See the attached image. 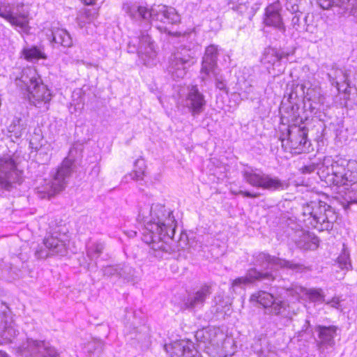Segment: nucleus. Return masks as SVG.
Returning a JSON list of instances; mask_svg holds the SVG:
<instances>
[{
  "label": "nucleus",
  "mask_w": 357,
  "mask_h": 357,
  "mask_svg": "<svg viewBox=\"0 0 357 357\" xmlns=\"http://www.w3.org/2000/svg\"><path fill=\"white\" fill-rule=\"evenodd\" d=\"M239 194L245 197L255 198L260 195L259 193H250L248 191H240Z\"/></svg>",
  "instance_id": "33"
},
{
  "label": "nucleus",
  "mask_w": 357,
  "mask_h": 357,
  "mask_svg": "<svg viewBox=\"0 0 357 357\" xmlns=\"http://www.w3.org/2000/svg\"><path fill=\"white\" fill-rule=\"evenodd\" d=\"M249 301L251 303H258L264 308H267L271 307L275 303V299L273 294L264 290H258L250 295Z\"/></svg>",
  "instance_id": "10"
},
{
  "label": "nucleus",
  "mask_w": 357,
  "mask_h": 357,
  "mask_svg": "<svg viewBox=\"0 0 357 357\" xmlns=\"http://www.w3.org/2000/svg\"><path fill=\"white\" fill-rule=\"evenodd\" d=\"M171 357H200L198 351L195 349L192 341L186 339L175 340L164 346Z\"/></svg>",
  "instance_id": "8"
},
{
  "label": "nucleus",
  "mask_w": 357,
  "mask_h": 357,
  "mask_svg": "<svg viewBox=\"0 0 357 357\" xmlns=\"http://www.w3.org/2000/svg\"><path fill=\"white\" fill-rule=\"evenodd\" d=\"M103 344L97 338L93 337L92 340L89 342L86 346V350L90 357H99L102 351Z\"/></svg>",
  "instance_id": "14"
},
{
  "label": "nucleus",
  "mask_w": 357,
  "mask_h": 357,
  "mask_svg": "<svg viewBox=\"0 0 357 357\" xmlns=\"http://www.w3.org/2000/svg\"><path fill=\"white\" fill-rule=\"evenodd\" d=\"M98 15V9L96 10L93 13L90 9H85L82 13L81 17L85 18L89 22L92 21Z\"/></svg>",
  "instance_id": "24"
},
{
  "label": "nucleus",
  "mask_w": 357,
  "mask_h": 357,
  "mask_svg": "<svg viewBox=\"0 0 357 357\" xmlns=\"http://www.w3.org/2000/svg\"><path fill=\"white\" fill-rule=\"evenodd\" d=\"M249 280L250 284H253L256 281H259L264 279L271 278L274 279L273 275L269 273H261L257 270L255 268H250L245 275Z\"/></svg>",
  "instance_id": "15"
},
{
  "label": "nucleus",
  "mask_w": 357,
  "mask_h": 357,
  "mask_svg": "<svg viewBox=\"0 0 357 357\" xmlns=\"http://www.w3.org/2000/svg\"><path fill=\"white\" fill-rule=\"evenodd\" d=\"M24 57L27 61L46 59L47 58L46 54L37 46L24 48L22 50Z\"/></svg>",
  "instance_id": "13"
},
{
  "label": "nucleus",
  "mask_w": 357,
  "mask_h": 357,
  "mask_svg": "<svg viewBox=\"0 0 357 357\" xmlns=\"http://www.w3.org/2000/svg\"><path fill=\"white\" fill-rule=\"evenodd\" d=\"M0 357H8L6 353L0 351Z\"/></svg>",
  "instance_id": "37"
},
{
  "label": "nucleus",
  "mask_w": 357,
  "mask_h": 357,
  "mask_svg": "<svg viewBox=\"0 0 357 357\" xmlns=\"http://www.w3.org/2000/svg\"><path fill=\"white\" fill-rule=\"evenodd\" d=\"M211 286L206 284H203L201 287V288L195 292L192 303L193 305L199 303H203L205 301L207 296H208L211 294Z\"/></svg>",
  "instance_id": "16"
},
{
  "label": "nucleus",
  "mask_w": 357,
  "mask_h": 357,
  "mask_svg": "<svg viewBox=\"0 0 357 357\" xmlns=\"http://www.w3.org/2000/svg\"><path fill=\"white\" fill-rule=\"evenodd\" d=\"M0 17L10 25L19 27L26 34L30 33L29 13L28 11L13 14L10 10L0 8Z\"/></svg>",
  "instance_id": "9"
},
{
  "label": "nucleus",
  "mask_w": 357,
  "mask_h": 357,
  "mask_svg": "<svg viewBox=\"0 0 357 357\" xmlns=\"http://www.w3.org/2000/svg\"><path fill=\"white\" fill-rule=\"evenodd\" d=\"M320 335H331L337 332V327L335 326H320Z\"/></svg>",
  "instance_id": "25"
},
{
  "label": "nucleus",
  "mask_w": 357,
  "mask_h": 357,
  "mask_svg": "<svg viewBox=\"0 0 357 357\" xmlns=\"http://www.w3.org/2000/svg\"><path fill=\"white\" fill-rule=\"evenodd\" d=\"M188 99L190 101V109L193 114L200 113L206 104L204 96L196 87L188 93Z\"/></svg>",
  "instance_id": "11"
},
{
  "label": "nucleus",
  "mask_w": 357,
  "mask_h": 357,
  "mask_svg": "<svg viewBox=\"0 0 357 357\" xmlns=\"http://www.w3.org/2000/svg\"><path fill=\"white\" fill-rule=\"evenodd\" d=\"M218 55V48L215 45H209L206 50V56H210L211 59H216Z\"/></svg>",
  "instance_id": "27"
},
{
  "label": "nucleus",
  "mask_w": 357,
  "mask_h": 357,
  "mask_svg": "<svg viewBox=\"0 0 357 357\" xmlns=\"http://www.w3.org/2000/svg\"><path fill=\"white\" fill-rule=\"evenodd\" d=\"M308 299L312 302L324 301V296L321 294V290L310 289L307 292Z\"/></svg>",
  "instance_id": "20"
},
{
  "label": "nucleus",
  "mask_w": 357,
  "mask_h": 357,
  "mask_svg": "<svg viewBox=\"0 0 357 357\" xmlns=\"http://www.w3.org/2000/svg\"><path fill=\"white\" fill-rule=\"evenodd\" d=\"M51 33L50 41L64 47L71 45L72 41L68 33L63 29L56 28L50 30Z\"/></svg>",
  "instance_id": "12"
},
{
  "label": "nucleus",
  "mask_w": 357,
  "mask_h": 357,
  "mask_svg": "<svg viewBox=\"0 0 357 357\" xmlns=\"http://www.w3.org/2000/svg\"><path fill=\"white\" fill-rule=\"evenodd\" d=\"M284 266L291 269H297L300 268L301 267V265L298 264H294L289 261H284Z\"/></svg>",
  "instance_id": "32"
},
{
  "label": "nucleus",
  "mask_w": 357,
  "mask_h": 357,
  "mask_svg": "<svg viewBox=\"0 0 357 357\" xmlns=\"http://www.w3.org/2000/svg\"><path fill=\"white\" fill-rule=\"evenodd\" d=\"M137 11L139 15L143 19H146L151 15L150 10L145 6H139Z\"/></svg>",
  "instance_id": "28"
},
{
  "label": "nucleus",
  "mask_w": 357,
  "mask_h": 357,
  "mask_svg": "<svg viewBox=\"0 0 357 357\" xmlns=\"http://www.w3.org/2000/svg\"><path fill=\"white\" fill-rule=\"evenodd\" d=\"M84 4L87 6L94 5L96 0H80Z\"/></svg>",
  "instance_id": "35"
},
{
  "label": "nucleus",
  "mask_w": 357,
  "mask_h": 357,
  "mask_svg": "<svg viewBox=\"0 0 357 357\" xmlns=\"http://www.w3.org/2000/svg\"><path fill=\"white\" fill-rule=\"evenodd\" d=\"M26 91L29 100L35 105L49 102L52 98L47 86L36 77L31 78L26 84Z\"/></svg>",
  "instance_id": "7"
},
{
  "label": "nucleus",
  "mask_w": 357,
  "mask_h": 357,
  "mask_svg": "<svg viewBox=\"0 0 357 357\" xmlns=\"http://www.w3.org/2000/svg\"><path fill=\"white\" fill-rule=\"evenodd\" d=\"M300 1L301 0H289V10H290L292 13L300 12Z\"/></svg>",
  "instance_id": "26"
},
{
  "label": "nucleus",
  "mask_w": 357,
  "mask_h": 357,
  "mask_svg": "<svg viewBox=\"0 0 357 357\" xmlns=\"http://www.w3.org/2000/svg\"><path fill=\"white\" fill-rule=\"evenodd\" d=\"M55 241L54 238L53 236H48L45 239V244L47 247L52 248H56V245H54V241Z\"/></svg>",
  "instance_id": "31"
},
{
  "label": "nucleus",
  "mask_w": 357,
  "mask_h": 357,
  "mask_svg": "<svg viewBox=\"0 0 357 357\" xmlns=\"http://www.w3.org/2000/svg\"><path fill=\"white\" fill-rule=\"evenodd\" d=\"M282 182L280 179L277 178H272L268 175L264 176L261 188L275 190L282 188Z\"/></svg>",
  "instance_id": "17"
},
{
  "label": "nucleus",
  "mask_w": 357,
  "mask_h": 357,
  "mask_svg": "<svg viewBox=\"0 0 357 357\" xmlns=\"http://www.w3.org/2000/svg\"><path fill=\"white\" fill-rule=\"evenodd\" d=\"M283 149L293 154H301L309 150L308 128L293 124L289 126L287 137L281 139Z\"/></svg>",
  "instance_id": "3"
},
{
  "label": "nucleus",
  "mask_w": 357,
  "mask_h": 357,
  "mask_svg": "<svg viewBox=\"0 0 357 357\" xmlns=\"http://www.w3.org/2000/svg\"><path fill=\"white\" fill-rule=\"evenodd\" d=\"M145 165L144 162L137 161L132 170L133 176L136 179H142L145 173Z\"/></svg>",
  "instance_id": "19"
},
{
  "label": "nucleus",
  "mask_w": 357,
  "mask_h": 357,
  "mask_svg": "<svg viewBox=\"0 0 357 357\" xmlns=\"http://www.w3.org/2000/svg\"><path fill=\"white\" fill-rule=\"evenodd\" d=\"M303 213L307 227L319 231H331L339 220L337 212L331 206L321 200L305 204Z\"/></svg>",
  "instance_id": "1"
},
{
  "label": "nucleus",
  "mask_w": 357,
  "mask_h": 357,
  "mask_svg": "<svg viewBox=\"0 0 357 357\" xmlns=\"http://www.w3.org/2000/svg\"><path fill=\"white\" fill-rule=\"evenodd\" d=\"M321 340L318 342V345L321 349L324 350L327 346H332L334 344L333 336H319Z\"/></svg>",
  "instance_id": "22"
},
{
  "label": "nucleus",
  "mask_w": 357,
  "mask_h": 357,
  "mask_svg": "<svg viewBox=\"0 0 357 357\" xmlns=\"http://www.w3.org/2000/svg\"><path fill=\"white\" fill-rule=\"evenodd\" d=\"M21 174L12 156L0 158V188L9 190L13 183L20 181Z\"/></svg>",
  "instance_id": "4"
},
{
  "label": "nucleus",
  "mask_w": 357,
  "mask_h": 357,
  "mask_svg": "<svg viewBox=\"0 0 357 357\" xmlns=\"http://www.w3.org/2000/svg\"><path fill=\"white\" fill-rule=\"evenodd\" d=\"M262 22L266 26L272 27L282 32L285 31V25L282 16V6L279 1L267 5L263 14Z\"/></svg>",
  "instance_id": "6"
},
{
  "label": "nucleus",
  "mask_w": 357,
  "mask_h": 357,
  "mask_svg": "<svg viewBox=\"0 0 357 357\" xmlns=\"http://www.w3.org/2000/svg\"><path fill=\"white\" fill-rule=\"evenodd\" d=\"M195 337H196V338H197V340L198 341L199 340V338H197V335H195Z\"/></svg>",
  "instance_id": "41"
},
{
  "label": "nucleus",
  "mask_w": 357,
  "mask_h": 357,
  "mask_svg": "<svg viewBox=\"0 0 357 357\" xmlns=\"http://www.w3.org/2000/svg\"><path fill=\"white\" fill-rule=\"evenodd\" d=\"M170 35L172 36H181V33H178V32H176V33H169Z\"/></svg>",
  "instance_id": "38"
},
{
  "label": "nucleus",
  "mask_w": 357,
  "mask_h": 357,
  "mask_svg": "<svg viewBox=\"0 0 357 357\" xmlns=\"http://www.w3.org/2000/svg\"><path fill=\"white\" fill-rule=\"evenodd\" d=\"M326 303L331 305L332 307H337L340 305V299L337 297H334L331 300L327 301Z\"/></svg>",
  "instance_id": "34"
},
{
  "label": "nucleus",
  "mask_w": 357,
  "mask_h": 357,
  "mask_svg": "<svg viewBox=\"0 0 357 357\" xmlns=\"http://www.w3.org/2000/svg\"><path fill=\"white\" fill-rule=\"evenodd\" d=\"M319 6L324 9L327 10L332 7L333 4V0H317Z\"/></svg>",
  "instance_id": "29"
},
{
  "label": "nucleus",
  "mask_w": 357,
  "mask_h": 357,
  "mask_svg": "<svg viewBox=\"0 0 357 357\" xmlns=\"http://www.w3.org/2000/svg\"><path fill=\"white\" fill-rule=\"evenodd\" d=\"M155 229H156V231L159 234H162L163 232H167V228H168V226L163 223V222H158L157 223L155 224Z\"/></svg>",
  "instance_id": "30"
},
{
  "label": "nucleus",
  "mask_w": 357,
  "mask_h": 357,
  "mask_svg": "<svg viewBox=\"0 0 357 357\" xmlns=\"http://www.w3.org/2000/svg\"><path fill=\"white\" fill-rule=\"evenodd\" d=\"M247 284H250V282L245 275L236 278L231 282V285L232 287H241V285Z\"/></svg>",
  "instance_id": "23"
},
{
  "label": "nucleus",
  "mask_w": 357,
  "mask_h": 357,
  "mask_svg": "<svg viewBox=\"0 0 357 357\" xmlns=\"http://www.w3.org/2000/svg\"><path fill=\"white\" fill-rule=\"evenodd\" d=\"M174 229H175V227L173 228L172 229V235L174 236Z\"/></svg>",
  "instance_id": "40"
},
{
  "label": "nucleus",
  "mask_w": 357,
  "mask_h": 357,
  "mask_svg": "<svg viewBox=\"0 0 357 357\" xmlns=\"http://www.w3.org/2000/svg\"><path fill=\"white\" fill-rule=\"evenodd\" d=\"M24 357H59L54 347L45 341L27 340L26 346L22 347Z\"/></svg>",
  "instance_id": "5"
},
{
  "label": "nucleus",
  "mask_w": 357,
  "mask_h": 357,
  "mask_svg": "<svg viewBox=\"0 0 357 357\" xmlns=\"http://www.w3.org/2000/svg\"><path fill=\"white\" fill-rule=\"evenodd\" d=\"M264 178V175L252 173L248 176L247 181L252 186L261 188Z\"/></svg>",
  "instance_id": "18"
},
{
  "label": "nucleus",
  "mask_w": 357,
  "mask_h": 357,
  "mask_svg": "<svg viewBox=\"0 0 357 357\" xmlns=\"http://www.w3.org/2000/svg\"><path fill=\"white\" fill-rule=\"evenodd\" d=\"M313 240L314 241V243L316 244V246H317V243L319 241L318 238L317 237H314Z\"/></svg>",
  "instance_id": "39"
},
{
  "label": "nucleus",
  "mask_w": 357,
  "mask_h": 357,
  "mask_svg": "<svg viewBox=\"0 0 357 357\" xmlns=\"http://www.w3.org/2000/svg\"><path fill=\"white\" fill-rule=\"evenodd\" d=\"M164 15L167 19L169 20L172 24L178 23L181 20L179 15L172 8H166L164 10Z\"/></svg>",
  "instance_id": "21"
},
{
  "label": "nucleus",
  "mask_w": 357,
  "mask_h": 357,
  "mask_svg": "<svg viewBox=\"0 0 357 357\" xmlns=\"http://www.w3.org/2000/svg\"><path fill=\"white\" fill-rule=\"evenodd\" d=\"M261 255L264 258L266 259L267 261H270L271 260V256L268 255V254H266V253H261Z\"/></svg>",
  "instance_id": "36"
},
{
  "label": "nucleus",
  "mask_w": 357,
  "mask_h": 357,
  "mask_svg": "<svg viewBox=\"0 0 357 357\" xmlns=\"http://www.w3.org/2000/svg\"><path fill=\"white\" fill-rule=\"evenodd\" d=\"M320 177L331 186H351L357 183V162L340 158L331 168L320 169Z\"/></svg>",
  "instance_id": "2"
}]
</instances>
